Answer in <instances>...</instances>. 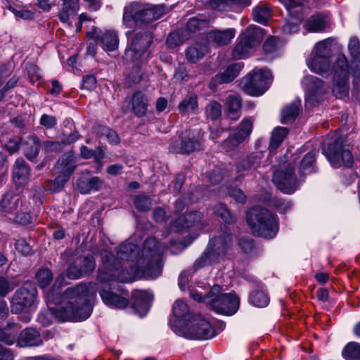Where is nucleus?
Segmentation results:
<instances>
[{
    "mask_svg": "<svg viewBox=\"0 0 360 360\" xmlns=\"http://www.w3.org/2000/svg\"><path fill=\"white\" fill-rule=\"evenodd\" d=\"M165 247L158 244L154 238L145 240L141 257L137 259L136 266L124 269L120 263L108 250L101 252L102 266L98 269V280L101 284L118 281L131 282L141 275L152 278L158 277L162 271L161 258Z\"/></svg>",
    "mask_w": 360,
    "mask_h": 360,
    "instance_id": "1",
    "label": "nucleus"
},
{
    "mask_svg": "<svg viewBox=\"0 0 360 360\" xmlns=\"http://www.w3.org/2000/svg\"><path fill=\"white\" fill-rule=\"evenodd\" d=\"M53 287L46 295L48 304H54L55 307H49L51 316L59 321H84L91 314L92 309L91 300L96 297L98 289L97 283H89L77 285L68 288L60 295Z\"/></svg>",
    "mask_w": 360,
    "mask_h": 360,
    "instance_id": "2",
    "label": "nucleus"
},
{
    "mask_svg": "<svg viewBox=\"0 0 360 360\" xmlns=\"http://www.w3.org/2000/svg\"><path fill=\"white\" fill-rule=\"evenodd\" d=\"M171 8L164 5H150L134 2L124 8L123 23L133 27L137 23H149L162 18Z\"/></svg>",
    "mask_w": 360,
    "mask_h": 360,
    "instance_id": "3",
    "label": "nucleus"
},
{
    "mask_svg": "<svg viewBox=\"0 0 360 360\" xmlns=\"http://www.w3.org/2000/svg\"><path fill=\"white\" fill-rule=\"evenodd\" d=\"M246 221L254 235L271 238L278 227L275 217L266 209L254 207L248 211Z\"/></svg>",
    "mask_w": 360,
    "mask_h": 360,
    "instance_id": "4",
    "label": "nucleus"
},
{
    "mask_svg": "<svg viewBox=\"0 0 360 360\" xmlns=\"http://www.w3.org/2000/svg\"><path fill=\"white\" fill-rule=\"evenodd\" d=\"M207 297H212L207 301L210 308L217 314L231 316L234 314L239 308V298L234 293H223L219 285H214L209 292Z\"/></svg>",
    "mask_w": 360,
    "mask_h": 360,
    "instance_id": "5",
    "label": "nucleus"
},
{
    "mask_svg": "<svg viewBox=\"0 0 360 360\" xmlns=\"http://www.w3.org/2000/svg\"><path fill=\"white\" fill-rule=\"evenodd\" d=\"M273 76L268 69H255L243 77L240 83L241 89L251 96H260L269 87Z\"/></svg>",
    "mask_w": 360,
    "mask_h": 360,
    "instance_id": "6",
    "label": "nucleus"
},
{
    "mask_svg": "<svg viewBox=\"0 0 360 360\" xmlns=\"http://www.w3.org/2000/svg\"><path fill=\"white\" fill-rule=\"evenodd\" d=\"M264 37L263 30L259 27L249 26L238 37L233 50V56L237 59L244 58L259 45Z\"/></svg>",
    "mask_w": 360,
    "mask_h": 360,
    "instance_id": "7",
    "label": "nucleus"
},
{
    "mask_svg": "<svg viewBox=\"0 0 360 360\" xmlns=\"http://www.w3.org/2000/svg\"><path fill=\"white\" fill-rule=\"evenodd\" d=\"M323 153L334 167H340L342 163L347 167H351L353 163V156L349 145L344 144L342 138H335L328 141L323 148Z\"/></svg>",
    "mask_w": 360,
    "mask_h": 360,
    "instance_id": "8",
    "label": "nucleus"
},
{
    "mask_svg": "<svg viewBox=\"0 0 360 360\" xmlns=\"http://www.w3.org/2000/svg\"><path fill=\"white\" fill-rule=\"evenodd\" d=\"M178 332V335L191 340H208L216 335L210 323L200 315H195L192 320Z\"/></svg>",
    "mask_w": 360,
    "mask_h": 360,
    "instance_id": "9",
    "label": "nucleus"
},
{
    "mask_svg": "<svg viewBox=\"0 0 360 360\" xmlns=\"http://www.w3.org/2000/svg\"><path fill=\"white\" fill-rule=\"evenodd\" d=\"M349 66L345 55L339 54L337 56L334 65V77L333 82V94L338 98L347 97L349 94Z\"/></svg>",
    "mask_w": 360,
    "mask_h": 360,
    "instance_id": "10",
    "label": "nucleus"
},
{
    "mask_svg": "<svg viewBox=\"0 0 360 360\" xmlns=\"http://www.w3.org/2000/svg\"><path fill=\"white\" fill-rule=\"evenodd\" d=\"M328 42L321 41L315 45L310 58L307 60V66L312 72L323 75L330 70Z\"/></svg>",
    "mask_w": 360,
    "mask_h": 360,
    "instance_id": "11",
    "label": "nucleus"
},
{
    "mask_svg": "<svg viewBox=\"0 0 360 360\" xmlns=\"http://www.w3.org/2000/svg\"><path fill=\"white\" fill-rule=\"evenodd\" d=\"M152 42V37L148 32H138L134 37L129 46L125 51L127 61L138 62L145 58L146 51Z\"/></svg>",
    "mask_w": 360,
    "mask_h": 360,
    "instance_id": "12",
    "label": "nucleus"
},
{
    "mask_svg": "<svg viewBox=\"0 0 360 360\" xmlns=\"http://www.w3.org/2000/svg\"><path fill=\"white\" fill-rule=\"evenodd\" d=\"M37 290L32 283H25L15 292L11 303V311L15 314L22 312L34 302Z\"/></svg>",
    "mask_w": 360,
    "mask_h": 360,
    "instance_id": "13",
    "label": "nucleus"
},
{
    "mask_svg": "<svg viewBox=\"0 0 360 360\" xmlns=\"http://www.w3.org/2000/svg\"><path fill=\"white\" fill-rule=\"evenodd\" d=\"M273 181L283 193H292L297 188L295 167L288 165L285 168L277 170L274 174Z\"/></svg>",
    "mask_w": 360,
    "mask_h": 360,
    "instance_id": "14",
    "label": "nucleus"
},
{
    "mask_svg": "<svg viewBox=\"0 0 360 360\" xmlns=\"http://www.w3.org/2000/svg\"><path fill=\"white\" fill-rule=\"evenodd\" d=\"M252 124L250 118H244L236 128V131L222 142L223 149L226 152L234 150L250 136L252 129Z\"/></svg>",
    "mask_w": 360,
    "mask_h": 360,
    "instance_id": "15",
    "label": "nucleus"
},
{
    "mask_svg": "<svg viewBox=\"0 0 360 360\" xmlns=\"http://www.w3.org/2000/svg\"><path fill=\"white\" fill-rule=\"evenodd\" d=\"M302 84L306 92L307 102H318L319 98L327 91L324 82L313 75L304 77Z\"/></svg>",
    "mask_w": 360,
    "mask_h": 360,
    "instance_id": "16",
    "label": "nucleus"
},
{
    "mask_svg": "<svg viewBox=\"0 0 360 360\" xmlns=\"http://www.w3.org/2000/svg\"><path fill=\"white\" fill-rule=\"evenodd\" d=\"M174 319L171 321L173 331L177 335L179 330L187 325L195 316L189 310L188 305L182 300H176L173 305Z\"/></svg>",
    "mask_w": 360,
    "mask_h": 360,
    "instance_id": "17",
    "label": "nucleus"
},
{
    "mask_svg": "<svg viewBox=\"0 0 360 360\" xmlns=\"http://www.w3.org/2000/svg\"><path fill=\"white\" fill-rule=\"evenodd\" d=\"M102 288L99 291L101 298L103 303L112 308L122 309L128 305V300L122 295L113 292L110 288V283L101 284Z\"/></svg>",
    "mask_w": 360,
    "mask_h": 360,
    "instance_id": "18",
    "label": "nucleus"
},
{
    "mask_svg": "<svg viewBox=\"0 0 360 360\" xmlns=\"http://www.w3.org/2000/svg\"><path fill=\"white\" fill-rule=\"evenodd\" d=\"M231 236L230 233H224L222 236L212 238L207 246L212 255L219 262L224 257L231 247Z\"/></svg>",
    "mask_w": 360,
    "mask_h": 360,
    "instance_id": "19",
    "label": "nucleus"
},
{
    "mask_svg": "<svg viewBox=\"0 0 360 360\" xmlns=\"http://www.w3.org/2000/svg\"><path fill=\"white\" fill-rule=\"evenodd\" d=\"M89 38L100 41L103 49L108 51H113L118 46V39L117 34L114 32H106L101 34V31L97 27H94L91 31L87 32Z\"/></svg>",
    "mask_w": 360,
    "mask_h": 360,
    "instance_id": "20",
    "label": "nucleus"
},
{
    "mask_svg": "<svg viewBox=\"0 0 360 360\" xmlns=\"http://www.w3.org/2000/svg\"><path fill=\"white\" fill-rule=\"evenodd\" d=\"M200 149H202L201 141L191 138L181 139L180 142H174L169 146V152L180 154H190Z\"/></svg>",
    "mask_w": 360,
    "mask_h": 360,
    "instance_id": "21",
    "label": "nucleus"
},
{
    "mask_svg": "<svg viewBox=\"0 0 360 360\" xmlns=\"http://www.w3.org/2000/svg\"><path fill=\"white\" fill-rule=\"evenodd\" d=\"M153 295L148 291L139 290L133 294V308L141 316L148 311Z\"/></svg>",
    "mask_w": 360,
    "mask_h": 360,
    "instance_id": "22",
    "label": "nucleus"
},
{
    "mask_svg": "<svg viewBox=\"0 0 360 360\" xmlns=\"http://www.w3.org/2000/svg\"><path fill=\"white\" fill-rule=\"evenodd\" d=\"M330 25L329 16L319 13L312 15L307 21L304 27L311 32H320L326 30Z\"/></svg>",
    "mask_w": 360,
    "mask_h": 360,
    "instance_id": "23",
    "label": "nucleus"
},
{
    "mask_svg": "<svg viewBox=\"0 0 360 360\" xmlns=\"http://www.w3.org/2000/svg\"><path fill=\"white\" fill-rule=\"evenodd\" d=\"M236 35V30L233 28H229L223 30H214L207 33V40L218 46H224L229 44Z\"/></svg>",
    "mask_w": 360,
    "mask_h": 360,
    "instance_id": "24",
    "label": "nucleus"
},
{
    "mask_svg": "<svg viewBox=\"0 0 360 360\" xmlns=\"http://www.w3.org/2000/svg\"><path fill=\"white\" fill-rule=\"evenodd\" d=\"M242 68L240 63H233L226 68H223L212 79V83L225 84L233 81L238 75Z\"/></svg>",
    "mask_w": 360,
    "mask_h": 360,
    "instance_id": "25",
    "label": "nucleus"
},
{
    "mask_svg": "<svg viewBox=\"0 0 360 360\" xmlns=\"http://www.w3.org/2000/svg\"><path fill=\"white\" fill-rule=\"evenodd\" d=\"M76 167L77 165L73 154L67 153L57 161L54 171L55 173L64 174L70 176Z\"/></svg>",
    "mask_w": 360,
    "mask_h": 360,
    "instance_id": "26",
    "label": "nucleus"
},
{
    "mask_svg": "<svg viewBox=\"0 0 360 360\" xmlns=\"http://www.w3.org/2000/svg\"><path fill=\"white\" fill-rule=\"evenodd\" d=\"M117 257L122 260L136 261L141 257L138 245L134 243L124 242L121 244L117 250Z\"/></svg>",
    "mask_w": 360,
    "mask_h": 360,
    "instance_id": "27",
    "label": "nucleus"
},
{
    "mask_svg": "<svg viewBox=\"0 0 360 360\" xmlns=\"http://www.w3.org/2000/svg\"><path fill=\"white\" fill-rule=\"evenodd\" d=\"M250 0H210V6L218 11H238L242 7L250 5Z\"/></svg>",
    "mask_w": 360,
    "mask_h": 360,
    "instance_id": "28",
    "label": "nucleus"
},
{
    "mask_svg": "<svg viewBox=\"0 0 360 360\" xmlns=\"http://www.w3.org/2000/svg\"><path fill=\"white\" fill-rule=\"evenodd\" d=\"M42 343L39 333L33 328H26L22 330L18 338V345L20 347L38 346Z\"/></svg>",
    "mask_w": 360,
    "mask_h": 360,
    "instance_id": "29",
    "label": "nucleus"
},
{
    "mask_svg": "<svg viewBox=\"0 0 360 360\" xmlns=\"http://www.w3.org/2000/svg\"><path fill=\"white\" fill-rule=\"evenodd\" d=\"M77 184L81 193L87 194L92 191L99 190L103 181L98 176L89 178L87 175H83L77 180Z\"/></svg>",
    "mask_w": 360,
    "mask_h": 360,
    "instance_id": "30",
    "label": "nucleus"
},
{
    "mask_svg": "<svg viewBox=\"0 0 360 360\" xmlns=\"http://www.w3.org/2000/svg\"><path fill=\"white\" fill-rule=\"evenodd\" d=\"M131 109L137 117H143L146 115L148 101L146 96L141 92H135L131 99Z\"/></svg>",
    "mask_w": 360,
    "mask_h": 360,
    "instance_id": "31",
    "label": "nucleus"
},
{
    "mask_svg": "<svg viewBox=\"0 0 360 360\" xmlns=\"http://www.w3.org/2000/svg\"><path fill=\"white\" fill-rule=\"evenodd\" d=\"M30 169L22 158L16 160L13 171L14 181L18 184H25L30 176Z\"/></svg>",
    "mask_w": 360,
    "mask_h": 360,
    "instance_id": "32",
    "label": "nucleus"
},
{
    "mask_svg": "<svg viewBox=\"0 0 360 360\" xmlns=\"http://www.w3.org/2000/svg\"><path fill=\"white\" fill-rule=\"evenodd\" d=\"M25 156L30 160H34L38 155L40 149V141L35 135H30L22 141Z\"/></svg>",
    "mask_w": 360,
    "mask_h": 360,
    "instance_id": "33",
    "label": "nucleus"
},
{
    "mask_svg": "<svg viewBox=\"0 0 360 360\" xmlns=\"http://www.w3.org/2000/svg\"><path fill=\"white\" fill-rule=\"evenodd\" d=\"M301 109V101H294L284 107L281 110V122L288 124L292 122L300 114Z\"/></svg>",
    "mask_w": 360,
    "mask_h": 360,
    "instance_id": "34",
    "label": "nucleus"
},
{
    "mask_svg": "<svg viewBox=\"0 0 360 360\" xmlns=\"http://www.w3.org/2000/svg\"><path fill=\"white\" fill-rule=\"evenodd\" d=\"M207 52L208 48L206 44L195 43L186 49V56L189 62L195 63L203 58Z\"/></svg>",
    "mask_w": 360,
    "mask_h": 360,
    "instance_id": "35",
    "label": "nucleus"
},
{
    "mask_svg": "<svg viewBox=\"0 0 360 360\" xmlns=\"http://www.w3.org/2000/svg\"><path fill=\"white\" fill-rule=\"evenodd\" d=\"M20 204V196L13 191L6 193L1 201V207L2 210L4 212L7 213H15Z\"/></svg>",
    "mask_w": 360,
    "mask_h": 360,
    "instance_id": "36",
    "label": "nucleus"
},
{
    "mask_svg": "<svg viewBox=\"0 0 360 360\" xmlns=\"http://www.w3.org/2000/svg\"><path fill=\"white\" fill-rule=\"evenodd\" d=\"M241 99L236 94H231L227 96L226 100V106L228 110V117L236 121L240 116Z\"/></svg>",
    "mask_w": 360,
    "mask_h": 360,
    "instance_id": "37",
    "label": "nucleus"
},
{
    "mask_svg": "<svg viewBox=\"0 0 360 360\" xmlns=\"http://www.w3.org/2000/svg\"><path fill=\"white\" fill-rule=\"evenodd\" d=\"M84 275L79 264H76V261L68 269L65 274H61L56 279L54 288H59L63 285L68 284L65 282L66 277L70 279H78Z\"/></svg>",
    "mask_w": 360,
    "mask_h": 360,
    "instance_id": "38",
    "label": "nucleus"
},
{
    "mask_svg": "<svg viewBox=\"0 0 360 360\" xmlns=\"http://www.w3.org/2000/svg\"><path fill=\"white\" fill-rule=\"evenodd\" d=\"M178 110L180 114L197 113L198 110V98L195 94H191L182 100L179 105Z\"/></svg>",
    "mask_w": 360,
    "mask_h": 360,
    "instance_id": "39",
    "label": "nucleus"
},
{
    "mask_svg": "<svg viewBox=\"0 0 360 360\" xmlns=\"http://www.w3.org/2000/svg\"><path fill=\"white\" fill-rule=\"evenodd\" d=\"M252 15L256 22L266 25L271 16V9L269 4L262 2L253 8Z\"/></svg>",
    "mask_w": 360,
    "mask_h": 360,
    "instance_id": "40",
    "label": "nucleus"
},
{
    "mask_svg": "<svg viewBox=\"0 0 360 360\" xmlns=\"http://www.w3.org/2000/svg\"><path fill=\"white\" fill-rule=\"evenodd\" d=\"M190 39V34L187 30L179 29L170 33L167 39V45L169 48H175L180 46L184 41Z\"/></svg>",
    "mask_w": 360,
    "mask_h": 360,
    "instance_id": "41",
    "label": "nucleus"
},
{
    "mask_svg": "<svg viewBox=\"0 0 360 360\" xmlns=\"http://www.w3.org/2000/svg\"><path fill=\"white\" fill-rule=\"evenodd\" d=\"M78 0H63V6L58 14L59 19L63 22H68L71 16L76 14L78 8Z\"/></svg>",
    "mask_w": 360,
    "mask_h": 360,
    "instance_id": "42",
    "label": "nucleus"
},
{
    "mask_svg": "<svg viewBox=\"0 0 360 360\" xmlns=\"http://www.w3.org/2000/svg\"><path fill=\"white\" fill-rule=\"evenodd\" d=\"M288 134L285 127H278L272 132L269 148L270 151L276 150Z\"/></svg>",
    "mask_w": 360,
    "mask_h": 360,
    "instance_id": "43",
    "label": "nucleus"
},
{
    "mask_svg": "<svg viewBox=\"0 0 360 360\" xmlns=\"http://www.w3.org/2000/svg\"><path fill=\"white\" fill-rule=\"evenodd\" d=\"M17 334V325L8 323L6 327L0 329V341L7 345H12L15 340Z\"/></svg>",
    "mask_w": 360,
    "mask_h": 360,
    "instance_id": "44",
    "label": "nucleus"
},
{
    "mask_svg": "<svg viewBox=\"0 0 360 360\" xmlns=\"http://www.w3.org/2000/svg\"><path fill=\"white\" fill-rule=\"evenodd\" d=\"M342 356L348 360H360V344L356 342H349L342 349Z\"/></svg>",
    "mask_w": 360,
    "mask_h": 360,
    "instance_id": "45",
    "label": "nucleus"
},
{
    "mask_svg": "<svg viewBox=\"0 0 360 360\" xmlns=\"http://www.w3.org/2000/svg\"><path fill=\"white\" fill-rule=\"evenodd\" d=\"M215 262H217V261L210 253V249L207 248L201 256L195 261L193 269L194 271H196L202 267L211 265Z\"/></svg>",
    "mask_w": 360,
    "mask_h": 360,
    "instance_id": "46",
    "label": "nucleus"
},
{
    "mask_svg": "<svg viewBox=\"0 0 360 360\" xmlns=\"http://www.w3.org/2000/svg\"><path fill=\"white\" fill-rule=\"evenodd\" d=\"M316 159V153L314 151L307 153L301 161L300 173L303 175L310 174L314 171V163Z\"/></svg>",
    "mask_w": 360,
    "mask_h": 360,
    "instance_id": "47",
    "label": "nucleus"
},
{
    "mask_svg": "<svg viewBox=\"0 0 360 360\" xmlns=\"http://www.w3.org/2000/svg\"><path fill=\"white\" fill-rule=\"evenodd\" d=\"M205 113L207 118L216 120L221 115V105L216 101H211L205 106Z\"/></svg>",
    "mask_w": 360,
    "mask_h": 360,
    "instance_id": "48",
    "label": "nucleus"
},
{
    "mask_svg": "<svg viewBox=\"0 0 360 360\" xmlns=\"http://www.w3.org/2000/svg\"><path fill=\"white\" fill-rule=\"evenodd\" d=\"M76 264H79L84 274L92 272L96 267L95 259L91 255L77 258Z\"/></svg>",
    "mask_w": 360,
    "mask_h": 360,
    "instance_id": "49",
    "label": "nucleus"
},
{
    "mask_svg": "<svg viewBox=\"0 0 360 360\" xmlns=\"http://www.w3.org/2000/svg\"><path fill=\"white\" fill-rule=\"evenodd\" d=\"M250 301L256 307H264L269 304V298L267 294L263 290H256L251 293Z\"/></svg>",
    "mask_w": 360,
    "mask_h": 360,
    "instance_id": "50",
    "label": "nucleus"
},
{
    "mask_svg": "<svg viewBox=\"0 0 360 360\" xmlns=\"http://www.w3.org/2000/svg\"><path fill=\"white\" fill-rule=\"evenodd\" d=\"M348 49L352 58V63L357 66L360 63V41L356 38H352L348 44Z\"/></svg>",
    "mask_w": 360,
    "mask_h": 360,
    "instance_id": "51",
    "label": "nucleus"
},
{
    "mask_svg": "<svg viewBox=\"0 0 360 360\" xmlns=\"http://www.w3.org/2000/svg\"><path fill=\"white\" fill-rule=\"evenodd\" d=\"M286 8L289 14L295 18H298L299 13L302 11V0H281Z\"/></svg>",
    "mask_w": 360,
    "mask_h": 360,
    "instance_id": "52",
    "label": "nucleus"
},
{
    "mask_svg": "<svg viewBox=\"0 0 360 360\" xmlns=\"http://www.w3.org/2000/svg\"><path fill=\"white\" fill-rule=\"evenodd\" d=\"M214 212L226 223H233L236 221L235 216L223 204L217 205L214 208Z\"/></svg>",
    "mask_w": 360,
    "mask_h": 360,
    "instance_id": "53",
    "label": "nucleus"
},
{
    "mask_svg": "<svg viewBox=\"0 0 360 360\" xmlns=\"http://www.w3.org/2000/svg\"><path fill=\"white\" fill-rule=\"evenodd\" d=\"M36 278L39 285L41 288L48 286L53 280V274L48 269H41L36 274Z\"/></svg>",
    "mask_w": 360,
    "mask_h": 360,
    "instance_id": "54",
    "label": "nucleus"
},
{
    "mask_svg": "<svg viewBox=\"0 0 360 360\" xmlns=\"http://www.w3.org/2000/svg\"><path fill=\"white\" fill-rule=\"evenodd\" d=\"M202 218V214L200 212L195 211L191 212L189 213H187L184 217V224L182 225L183 227H190L200 221L201 219Z\"/></svg>",
    "mask_w": 360,
    "mask_h": 360,
    "instance_id": "55",
    "label": "nucleus"
},
{
    "mask_svg": "<svg viewBox=\"0 0 360 360\" xmlns=\"http://www.w3.org/2000/svg\"><path fill=\"white\" fill-rule=\"evenodd\" d=\"M134 205L136 209L145 212L148 211L151 207V201L148 196L139 195L135 198Z\"/></svg>",
    "mask_w": 360,
    "mask_h": 360,
    "instance_id": "56",
    "label": "nucleus"
},
{
    "mask_svg": "<svg viewBox=\"0 0 360 360\" xmlns=\"http://www.w3.org/2000/svg\"><path fill=\"white\" fill-rule=\"evenodd\" d=\"M259 163L257 161V156H251L247 159L243 160L238 163L237 168L239 172L248 170L251 167H257V165Z\"/></svg>",
    "mask_w": 360,
    "mask_h": 360,
    "instance_id": "57",
    "label": "nucleus"
},
{
    "mask_svg": "<svg viewBox=\"0 0 360 360\" xmlns=\"http://www.w3.org/2000/svg\"><path fill=\"white\" fill-rule=\"evenodd\" d=\"M100 130L101 132V136H105L110 143L112 144L119 143L120 138L114 130L106 127H101Z\"/></svg>",
    "mask_w": 360,
    "mask_h": 360,
    "instance_id": "58",
    "label": "nucleus"
},
{
    "mask_svg": "<svg viewBox=\"0 0 360 360\" xmlns=\"http://www.w3.org/2000/svg\"><path fill=\"white\" fill-rule=\"evenodd\" d=\"M278 48V39L275 37H269L263 44L264 51L266 53H271Z\"/></svg>",
    "mask_w": 360,
    "mask_h": 360,
    "instance_id": "59",
    "label": "nucleus"
},
{
    "mask_svg": "<svg viewBox=\"0 0 360 360\" xmlns=\"http://www.w3.org/2000/svg\"><path fill=\"white\" fill-rule=\"evenodd\" d=\"M18 82V77L15 75L8 80L5 86L0 90V101L4 99L6 94L17 85Z\"/></svg>",
    "mask_w": 360,
    "mask_h": 360,
    "instance_id": "60",
    "label": "nucleus"
},
{
    "mask_svg": "<svg viewBox=\"0 0 360 360\" xmlns=\"http://www.w3.org/2000/svg\"><path fill=\"white\" fill-rule=\"evenodd\" d=\"M229 194L239 203H245L246 201V195L240 188L231 187L229 188Z\"/></svg>",
    "mask_w": 360,
    "mask_h": 360,
    "instance_id": "61",
    "label": "nucleus"
},
{
    "mask_svg": "<svg viewBox=\"0 0 360 360\" xmlns=\"http://www.w3.org/2000/svg\"><path fill=\"white\" fill-rule=\"evenodd\" d=\"M39 123L46 129H52L56 125L57 120L53 115L44 114L40 117Z\"/></svg>",
    "mask_w": 360,
    "mask_h": 360,
    "instance_id": "62",
    "label": "nucleus"
},
{
    "mask_svg": "<svg viewBox=\"0 0 360 360\" xmlns=\"http://www.w3.org/2000/svg\"><path fill=\"white\" fill-rule=\"evenodd\" d=\"M15 248L19 252L25 255H29L32 251L30 245L23 238L15 240Z\"/></svg>",
    "mask_w": 360,
    "mask_h": 360,
    "instance_id": "63",
    "label": "nucleus"
},
{
    "mask_svg": "<svg viewBox=\"0 0 360 360\" xmlns=\"http://www.w3.org/2000/svg\"><path fill=\"white\" fill-rule=\"evenodd\" d=\"M56 174V177L53 181V186L55 190L59 191L63 188L64 185L68 181L70 176L64 174Z\"/></svg>",
    "mask_w": 360,
    "mask_h": 360,
    "instance_id": "64",
    "label": "nucleus"
}]
</instances>
